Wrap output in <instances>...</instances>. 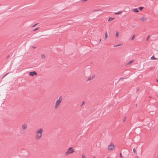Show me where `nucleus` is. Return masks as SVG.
Returning <instances> with one entry per match:
<instances>
[{
  "label": "nucleus",
  "instance_id": "f257e3e1",
  "mask_svg": "<svg viewBox=\"0 0 158 158\" xmlns=\"http://www.w3.org/2000/svg\"><path fill=\"white\" fill-rule=\"evenodd\" d=\"M62 100V98L61 96L59 97V99L57 100L56 102L55 105V108L56 109L58 107L60 103L61 102Z\"/></svg>",
  "mask_w": 158,
  "mask_h": 158
},
{
  "label": "nucleus",
  "instance_id": "f03ea898",
  "mask_svg": "<svg viewBox=\"0 0 158 158\" xmlns=\"http://www.w3.org/2000/svg\"><path fill=\"white\" fill-rule=\"evenodd\" d=\"M114 144H113L112 143H111L109 145L108 148V150H112L114 148Z\"/></svg>",
  "mask_w": 158,
  "mask_h": 158
},
{
  "label": "nucleus",
  "instance_id": "7ed1b4c3",
  "mask_svg": "<svg viewBox=\"0 0 158 158\" xmlns=\"http://www.w3.org/2000/svg\"><path fill=\"white\" fill-rule=\"evenodd\" d=\"M37 74V73L36 72L34 71L33 72H30L29 73V75L30 76H33L35 75H36Z\"/></svg>",
  "mask_w": 158,
  "mask_h": 158
},
{
  "label": "nucleus",
  "instance_id": "20e7f679",
  "mask_svg": "<svg viewBox=\"0 0 158 158\" xmlns=\"http://www.w3.org/2000/svg\"><path fill=\"white\" fill-rule=\"evenodd\" d=\"M43 131V129L42 128H40L39 130H38L36 132V134H42V133Z\"/></svg>",
  "mask_w": 158,
  "mask_h": 158
},
{
  "label": "nucleus",
  "instance_id": "39448f33",
  "mask_svg": "<svg viewBox=\"0 0 158 158\" xmlns=\"http://www.w3.org/2000/svg\"><path fill=\"white\" fill-rule=\"evenodd\" d=\"M68 151L69 152V153H73L74 152L73 148L72 147H70L68 149Z\"/></svg>",
  "mask_w": 158,
  "mask_h": 158
},
{
  "label": "nucleus",
  "instance_id": "423d86ee",
  "mask_svg": "<svg viewBox=\"0 0 158 158\" xmlns=\"http://www.w3.org/2000/svg\"><path fill=\"white\" fill-rule=\"evenodd\" d=\"M42 135V134H37V135L35 136V138L37 139H39L41 138Z\"/></svg>",
  "mask_w": 158,
  "mask_h": 158
},
{
  "label": "nucleus",
  "instance_id": "0eeeda50",
  "mask_svg": "<svg viewBox=\"0 0 158 158\" xmlns=\"http://www.w3.org/2000/svg\"><path fill=\"white\" fill-rule=\"evenodd\" d=\"M27 125L26 124H24L22 125V128L24 130L27 128Z\"/></svg>",
  "mask_w": 158,
  "mask_h": 158
},
{
  "label": "nucleus",
  "instance_id": "6e6552de",
  "mask_svg": "<svg viewBox=\"0 0 158 158\" xmlns=\"http://www.w3.org/2000/svg\"><path fill=\"white\" fill-rule=\"evenodd\" d=\"M95 76H94V75H93L92 76L90 77H89L88 79H87V81H90L92 79H93L94 78V77H95Z\"/></svg>",
  "mask_w": 158,
  "mask_h": 158
},
{
  "label": "nucleus",
  "instance_id": "1a4fd4ad",
  "mask_svg": "<svg viewBox=\"0 0 158 158\" xmlns=\"http://www.w3.org/2000/svg\"><path fill=\"white\" fill-rule=\"evenodd\" d=\"M140 19L142 21H145L147 20V18L146 17L143 16Z\"/></svg>",
  "mask_w": 158,
  "mask_h": 158
},
{
  "label": "nucleus",
  "instance_id": "9d476101",
  "mask_svg": "<svg viewBox=\"0 0 158 158\" xmlns=\"http://www.w3.org/2000/svg\"><path fill=\"white\" fill-rule=\"evenodd\" d=\"M133 11H134V12H135L136 13H137V12H139V11L138 9L137 8L133 9Z\"/></svg>",
  "mask_w": 158,
  "mask_h": 158
},
{
  "label": "nucleus",
  "instance_id": "9b49d317",
  "mask_svg": "<svg viewBox=\"0 0 158 158\" xmlns=\"http://www.w3.org/2000/svg\"><path fill=\"white\" fill-rule=\"evenodd\" d=\"M114 19V18H111V17H110L109 18V19L108 20V21L109 22L111 21L112 20H113Z\"/></svg>",
  "mask_w": 158,
  "mask_h": 158
},
{
  "label": "nucleus",
  "instance_id": "f8f14e48",
  "mask_svg": "<svg viewBox=\"0 0 158 158\" xmlns=\"http://www.w3.org/2000/svg\"><path fill=\"white\" fill-rule=\"evenodd\" d=\"M134 61V60H132L130 61L129 62H128L127 63V65H129V64H131V63H132Z\"/></svg>",
  "mask_w": 158,
  "mask_h": 158
},
{
  "label": "nucleus",
  "instance_id": "ddd939ff",
  "mask_svg": "<svg viewBox=\"0 0 158 158\" xmlns=\"http://www.w3.org/2000/svg\"><path fill=\"white\" fill-rule=\"evenodd\" d=\"M122 13V12L121 11H119L118 12H115V14L116 15H119V14H121Z\"/></svg>",
  "mask_w": 158,
  "mask_h": 158
},
{
  "label": "nucleus",
  "instance_id": "4468645a",
  "mask_svg": "<svg viewBox=\"0 0 158 158\" xmlns=\"http://www.w3.org/2000/svg\"><path fill=\"white\" fill-rule=\"evenodd\" d=\"M108 36V34L107 32V31H106L105 35V39H106L107 38Z\"/></svg>",
  "mask_w": 158,
  "mask_h": 158
},
{
  "label": "nucleus",
  "instance_id": "2eb2a0df",
  "mask_svg": "<svg viewBox=\"0 0 158 158\" xmlns=\"http://www.w3.org/2000/svg\"><path fill=\"white\" fill-rule=\"evenodd\" d=\"M69 154H70V153H69V152L68 151H67L65 153V156H67V155H68Z\"/></svg>",
  "mask_w": 158,
  "mask_h": 158
},
{
  "label": "nucleus",
  "instance_id": "dca6fc26",
  "mask_svg": "<svg viewBox=\"0 0 158 158\" xmlns=\"http://www.w3.org/2000/svg\"><path fill=\"white\" fill-rule=\"evenodd\" d=\"M151 59L152 60H157V59L155 58L154 56H153L151 57Z\"/></svg>",
  "mask_w": 158,
  "mask_h": 158
},
{
  "label": "nucleus",
  "instance_id": "f3484780",
  "mask_svg": "<svg viewBox=\"0 0 158 158\" xmlns=\"http://www.w3.org/2000/svg\"><path fill=\"white\" fill-rule=\"evenodd\" d=\"M41 57L43 58H44L45 57V56L44 54H42L41 55Z\"/></svg>",
  "mask_w": 158,
  "mask_h": 158
},
{
  "label": "nucleus",
  "instance_id": "a211bd4d",
  "mask_svg": "<svg viewBox=\"0 0 158 158\" xmlns=\"http://www.w3.org/2000/svg\"><path fill=\"white\" fill-rule=\"evenodd\" d=\"M143 7H142V6H140V7H139V10H142L143 9Z\"/></svg>",
  "mask_w": 158,
  "mask_h": 158
},
{
  "label": "nucleus",
  "instance_id": "6ab92c4d",
  "mask_svg": "<svg viewBox=\"0 0 158 158\" xmlns=\"http://www.w3.org/2000/svg\"><path fill=\"white\" fill-rule=\"evenodd\" d=\"M126 77H121L119 79V81L121 79H126Z\"/></svg>",
  "mask_w": 158,
  "mask_h": 158
},
{
  "label": "nucleus",
  "instance_id": "aec40b11",
  "mask_svg": "<svg viewBox=\"0 0 158 158\" xmlns=\"http://www.w3.org/2000/svg\"><path fill=\"white\" fill-rule=\"evenodd\" d=\"M118 31H117L116 32V37H118Z\"/></svg>",
  "mask_w": 158,
  "mask_h": 158
},
{
  "label": "nucleus",
  "instance_id": "412c9836",
  "mask_svg": "<svg viewBox=\"0 0 158 158\" xmlns=\"http://www.w3.org/2000/svg\"><path fill=\"white\" fill-rule=\"evenodd\" d=\"M122 45V44H118L117 45H115L114 47H118V46H121Z\"/></svg>",
  "mask_w": 158,
  "mask_h": 158
},
{
  "label": "nucleus",
  "instance_id": "4be33fe9",
  "mask_svg": "<svg viewBox=\"0 0 158 158\" xmlns=\"http://www.w3.org/2000/svg\"><path fill=\"white\" fill-rule=\"evenodd\" d=\"M135 35H134L132 36V37H131V40H133L134 39V38H135Z\"/></svg>",
  "mask_w": 158,
  "mask_h": 158
},
{
  "label": "nucleus",
  "instance_id": "5701e85b",
  "mask_svg": "<svg viewBox=\"0 0 158 158\" xmlns=\"http://www.w3.org/2000/svg\"><path fill=\"white\" fill-rule=\"evenodd\" d=\"M99 10H99V9H98V10H93V12H95V11H99Z\"/></svg>",
  "mask_w": 158,
  "mask_h": 158
},
{
  "label": "nucleus",
  "instance_id": "b1692460",
  "mask_svg": "<svg viewBox=\"0 0 158 158\" xmlns=\"http://www.w3.org/2000/svg\"><path fill=\"white\" fill-rule=\"evenodd\" d=\"M126 117H125L124 118V119H123V122H124L126 121Z\"/></svg>",
  "mask_w": 158,
  "mask_h": 158
},
{
  "label": "nucleus",
  "instance_id": "393cba45",
  "mask_svg": "<svg viewBox=\"0 0 158 158\" xmlns=\"http://www.w3.org/2000/svg\"><path fill=\"white\" fill-rule=\"evenodd\" d=\"M39 28V27H38V28H36L34 30H33V31H36Z\"/></svg>",
  "mask_w": 158,
  "mask_h": 158
},
{
  "label": "nucleus",
  "instance_id": "a878e982",
  "mask_svg": "<svg viewBox=\"0 0 158 158\" xmlns=\"http://www.w3.org/2000/svg\"><path fill=\"white\" fill-rule=\"evenodd\" d=\"M149 37H150V35H148V36L147 39H146V40L147 41H148V39L149 38Z\"/></svg>",
  "mask_w": 158,
  "mask_h": 158
},
{
  "label": "nucleus",
  "instance_id": "bb28decb",
  "mask_svg": "<svg viewBox=\"0 0 158 158\" xmlns=\"http://www.w3.org/2000/svg\"><path fill=\"white\" fill-rule=\"evenodd\" d=\"M120 158H122L123 157V156L122 155V153H121V152H120Z\"/></svg>",
  "mask_w": 158,
  "mask_h": 158
},
{
  "label": "nucleus",
  "instance_id": "cd10ccee",
  "mask_svg": "<svg viewBox=\"0 0 158 158\" xmlns=\"http://www.w3.org/2000/svg\"><path fill=\"white\" fill-rule=\"evenodd\" d=\"M85 103V102L83 101L82 102V104H81V105L80 106H82Z\"/></svg>",
  "mask_w": 158,
  "mask_h": 158
},
{
  "label": "nucleus",
  "instance_id": "c85d7f7f",
  "mask_svg": "<svg viewBox=\"0 0 158 158\" xmlns=\"http://www.w3.org/2000/svg\"><path fill=\"white\" fill-rule=\"evenodd\" d=\"M133 152H134L135 153V148H133Z\"/></svg>",
  "mask_w": 158,
  "mask_h": 158
},
{
  "label": "nucleus",
  "instance_id": "c756f323",
  "mask_svg": "<svg viewBox=\"0 0 158 158\" xmlns=\"http://www.w3.org/2000/svg\"><path fill=\"white\" fill-rule=\"evenodd\" d=\"M82 158H85V156L83 155H82Z\"/></svg>",
  "mask_w": 158,
  "mask_h": 158
},
{
  "label": "nucleus",
  "instance_id": "7c9ffc66",
  "mask_svg": "<svg viewBox=\"0 0 158 158\" xmlns=\"http://www.w3.org/2000/svg\"><path fill=\"white\" fill-rule=\"evenodd\" d=\"M9 73H7L6 74L4 75V77H5L6 75H8L9 74Z\"/></svg>",
  "mask_w": 158,
  "mask_h": 158
},
{
  "label": "nucleus",
  "instance_id": "2f4dec72",
  "mask_svg": "<svg viewBox=\"0 0 158 158\" xmlns=\"http://www.w3.org/2000/svg\"><path fill=\"white\" fill-rule=\"evenodd\" d=\"M38 23H36V24H34V25H33V26H32V27H35L36 25H37Z\"/></svg>",
  "mask_w": 158,
  "mask_h": 158
},
{
  "label": "nucleus",
  "instance_id": "473e14b6",
  "mask_svg": "<svg viewBox=\"0 0 158 158\" xmlns=\"http://www.w3.org/2000/svg\"><path fill=\"white\" fill-rule=\"evenodd\" d=\"M32 48H36V47H35V46H32Z\"/></svg>",
  "mask_w": 158,
  "mask_h": 158
},
{
  "label": "nucleus",
  "instance_id": "72a5a7b5",
  "mask_svg": "<svg viewBox=\"0 0 158 158\" xmlns=\"http://www.w3.org/2000/svg\"><path fill=\"white\" fill-rule=\"evenodd\" d=\"M139 88H137V91H139Z\"/></svg>",
  "mask_w": 158,
  "mask_h": 158
},
{
  "label": "nucleus",
  "instance_id": "f704fd0d",
  "mask_svg": "<svg viewBox=\"0 0 158 158\" xmlns=\"http://www.w3.org/2000/svg\"><path fill=\"white\" fill-rule=\"evenodd\" d=\"M9 56H7V57H6V58H7V59H8V58H9Z\"/></svg>",
  "mask_w": 158,
  "mask_h": 158
},
{
  "label": "nucleus",
  "instance_id": "c9c22d12",
  "mask_svg": "<svg viewBox=\"0 0 158 158\" xmlns=\"http://www.w3.org/2000/svg\"><path fill=\"white\" fill-rule=\"evenodd\" d=\"M5 77H4V76L2 77V79L3 78Z\"/></svg>",
  "mask_w": 158,
  "mask_h": 158
},
{
  "label": "nucleus",
  "instance_id": "e433bc0d",
  "mask_svg": "<svg viewBox=\"0 0 158 158\" xmlns=\"http://www.w3.org/2000/svg\"><path fill=\"white\" fill-rule=\"evenodd\" d=\"M5 77H4V76L2 77V79L3 78Z\"/></svg>",
  "mask_w": 158,
  "mask_h": 158
},
{
  "label": "nucleus",
  "instance_id": "4c0bfd02",
  "mask_svg": "<svg viewBox=\"0 0 158 158\" xmlns=\"http://www.w3.org/2000/svg\"><path fill=\"white\" fill-rule=\"evenodd\" d=\"M156 81H157V82H158V79H156Z\"/></svg>",
  "mask_w": 158,
  "mask_h": 158
},
{
  "label": "nucleus",
  "instance_id": "58836bf2",
  "mask_svg": "<svg viewBox=\"0 0 158 158\" xmlns=\"http://www.w3.org/2000/svg\"><path fill=\"white\" fill-rule=\"evenodd\" d=\"M10 8H10V7H9V8H8V9H10Z\"/></svg>",
  "mask_w": 158,
  "mask_h": 158
},
{
  "label": "nucleus",
  "instance_id": "ea45409f",
  "mask_svg": "<svg viewBox=\"0 0 158 158\" xmlns=\"http://www.w3.org/2000/svg\"><path fill=\"white\" fill-rule=\"evenodd\" d=\"M152 97L151 96H149V98H151Z\"/></svg>",
  "mask_w": 158,
  "mask_h": 158
},
{
  "label": "nucleus",
  "instance_id": "a19ab883",
  "mask_svg": "<svg viewBox=\"0 0 158 158\" xmlns=\"http://www.w3.org/2000/svg\"><path fill=\"white\" fill-rule=\"evenodd\" d=\"M101 39H100V41H101Z\"/></svg>",
  "mask_w": 158,
  "mask_h": 158
},
{
  "label": "nucleus",
  "instance_id": "79ce46f5",
  "mask_svg": "<svg viewBox=\"0 0 158 158\" xmlns=\"http://www.w3.org/2000/svg\"><path fill=\"white\" fill-rule=\"evenodd\" d=\"M93 158H95V157H94Z\"/></svg>",
  "mask_w": 158,
  "mask_h": 158
},
{
  "label": "nucleus",
  "instance_id": "37998d69",
  "mask_svg": "<svg viewBox=\"0 0 158 158\" xmlns=\"http://www.w3.org/2000/svg\"><path fill=\"white\" fill-rule=\"evenodd\" d=\"M137 158H138V157Z\"/></svg>",
  "mask_w": 158,
  "mask_h": 158
}]
</instances>
